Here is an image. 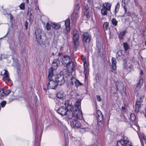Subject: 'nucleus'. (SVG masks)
<instances>
[{
	"mask_svg": "<svg viewBox=\"0 0 146 146\" xmlns=\"http://www.w3.org/2000/svg\"><path fill=\"white\" fill-rule=\"evenodd\" d=\"M20 8L21 9H25V6L24 3H21L20 5Z\"/></svg>",
	"mask_w": 146,
	"mask_h": 146,
	"instance_id": "42",
	"label": "nucleus"
},
{
	"mask_svg": "<svg viewBox=\"0 0 146 146\" xmlns=\"http://www.w3.org/2000/svg\"><path fill=\"white\" fill-rule=\"evenodd\" d=\"M84 14L86 15L87 18H88L92 16V13L91 12H89L88 11L87 12H85Z\"/></svg>",
	"mask_w": 146,
	"mask_h": 146,
	"instance_id": "35",
	"label": "nucleus"
},
{
	"mask_svg": "<svg viewBox=\"0 0 146 146\" xmlns=\"http://www.w3.org/2000/svg\"><path fill=\"white\" fill-rule=\"evenodd\" d=\"M81 100L80 99H78L75 105V110H77L78 108L79 110H80V108L79 107L80 106L81 104Z\"/></svg>",
	"mask_w": 146,
	"mask_h": 146,
	"instance_id": "26",
	"label": "nucleus"
},
{
	"mask_svg": "<svg viewBox=\"0 0 146 146\" xmlns=\"http://www.w3.org/2000/svg\"><path fill=\"white\" fill-rule=\"evenodd\" d=\"M130 117L132 121H134L136 118L135 116L133 113H132L130 114Z\"/></svg>",
	"mask_w": 146,
	"mask_h": 146,
	"instance_id": "36",
	"label": "nucleus"
},
{
	"mask_svg": "<svg viewBox=\"0 0 146 146\" xmlns=\"http://www.w3.org/2000/svg\"><path fill=\"white\" fill-rule=\"evenodd\" d=\"M73 42L74 48H76L78 46V40L80 38V35L76 29H74L73 32Z\"/></svg>",
	"mask_w": 146,
	"mask_h": 146,
	"instance_id": "7",
	"label": "nucleus"
},
{
	"mask_svg": "<svg viewBox=\"0 0 146 146\" xmlns=\"http://www.w3.org/2000/svg\"><path fill=\"white\" fill-rule=\"evenodd\" d=\"M96 119L98 123L99 122L102 123L103 121V115L101 111L100 110H97L96 115Z\"/></svg>",
	"mask_w": 146,
	"mask_h": 146,
	"instance_id": "12",
	"label": "nucleus"
},
{
	"mask_svg": "<svg viewBox=\"0 0 146 146\" xmlns=\"http://www.w3.org/2000/svg\"><path fill=\"white\" fill-rule=\"evenodd\" d=\"M145 117L146 118V115H145Z\"/></svg>",
	"mask_w": 146,
	"mask_h": 146,
	"instance_id": "64",
	"label": "nucleus"
},
{
	"mask_svg": "<svg viewBox=\"0 0 146 146\" xmlns=\"http://www.w3.org/2000/svg\"><path fill=\"white\" fill-rule=\"evenodd\" d=\"M91 39V36L88 33L85 32L82 34V41L84 48L88 45Z\"/></svg>",
	"mask_w": 146,
	"mask_h": 146,
	"instance_id": "4",
	"label": "nucleus"
},
{
	"mask_svg": "<svg viewBox=\"0 0 146 146\" xmlns=\"http://www.w3.org/2000/svg\"><path fill=\"white\" fill-rule=\"evenodd\" d=\"M122 51H118L116 55V58L117 60L121 59L122 58Z\"/></svg>",
	"mask_w": 146,
	"mask_h": 146,
	"instance_id": "30",
	"label": "nucleus"
},
{
	"mask_svg": "<svg viewBox=\"0 0 146 146\" xmlns=\"http://www.w3.org/2000/svg\"><path fill=\"white\" fill-rule=\"evenodd\" d=\"M120 5L119 2L117 3L115 5L114 9V14L116 15L117 12L119 11V8Z\"/></svg>",
	"mask_w": 146,
	"mask_h": 146,
	"instance_id": "29",
	"label": "nucleus"
},
{
	"mask_svg": "<svg viewBox=\"0 0 146 146\" xmlns=\"http://www.w3.org/2000/svg\"><path fill=\"white\" fill-rule=\"evenodd\" d=\"M58 54V55L59 56H60L62 54V53H59Z\"/></svg>",
	"mask_w": 146,
	"mask_h": 146,
	"instance_id": "55",
	"label": "nucleus"
},
{
	"mask_svg": "<svg viewBox=\"0 0 146 146\" xmlns=\"http://www.w3.org/2000/svg\"><path fill=\"white\" fill-rule=\"evenodd\" d=\"M117 146H132L131 142L127 139V137H124L123 139L117 141Z\"/></svg>",
	"mask_w": 146,
	"mask_h": 146,
	"instance_id": "6",
	"label": "nucleus"
},
{
	"mask_svg": "<svg viewBox=\"0 0 146 146\" xmlns=\"http://www.w3.org/2000/svg\"><path fill=\"white\" fill-rule=\"evenodd\" d=\"M81 59L83 61L84 63V65L86 63V58L83 55H82L81 57Z\"/></svg>",
	"mask_w": 146,
	"mask_h": 146,
	"instance_id": "41",
	"label": "nucleus"
},
{
	"mask_svg": "<svg viewBox=\"0 0 146 146\" xmlns=\"http://www.w3.org/2000/svg\"><path fill=\"white\" fill-rule=\"evenodd\" d=\"M28 23L27 21H25V27L26 29H27L28 28Z\"/></svg>",
	"mask_w": 146,
	"mask_h": 146,
	"instance_id": "43",
	"label": "nucleus"
},
{
	"mask_svg": "<svg viewBox=\"0 0 146 146\" xmlns=\"http://www.w3.org/2000/svg\"><path fill=\"white\" fill-rule=\"evenodd\" d=\"M143 97H141L140 98H139V102H140V103H142V101H143Z\"/></svg>",
	"mask_w": 146,
	"mask_h": 146,
	"instance_id": "48",
	"label": "nucleus"
},
{
	"mask_svg": "<svg viewBox=\"0 0 146 146\" xmlns=\"http://www.w3.org/2000/svg\"><path fill=\"white\" fill-rule=\"evenodd\" d=\"M5 95V92L3 90L0 88V95L2 96Z\"/></svg>",
	"mask_w": 146,
	"mask_h": 146,
	"instance_id": "40",
	"label": "nucleus"
},
{
	"mask_svg": "<svg viewBox=\"0 0 146 146\" xmlns=\"http://www.w3.org/2000/svg\"><path fill=\"white\" fill-rule=\"evenodd\" d=\"M108 10L103 7L101 9V14L103 15H107Z\"/></svg>",
	"mask_w": 146,
	"mask_h": 146,
	"instance_id": "31",
	"label": "nucleus"
},
{
	"mask_svg": "<svg viewBox=\"0 0 146 146\" xmlns=\"http://www.w3.org/2000/svg\"><path fill=\"white\" fill-rule=\"evenodd\" d=\"M7 103L6 101H3L0 103V105L2 108L4 107Z\"/></svg>",
	"mask_w": 146,
	"mask_h": 146,
	"instance_id": "38",
	"label": "nucleus"
},
{
	"mask_svg": "<svg viewBox=\"0 0 146 146\" xmlns=\"http://www.w3.org/2000/svg\"><path fill=\"white\" fill-rule=\"evenodd\" d=\"M123 0H122V4L121 5L123 7V8L124 9L125 13L124 14L121 16V17H125V14H126L127 13V8L126 7V5L125 4V1H124V2L123 3Z\"/></svg>",
	"mask_w": 146,
	"mask_h": 146,
	"instance_id": "22",
	"label": "nucleus"
},
{
	"mask_svg": "<svg viewBox=\"0 0 146 146\" xmlns=\"http://www.w3.org/2000/svg\"><path fill=\"white\" fill-rule=\"evenodd\" d=\"M98 52H100V49H98Z\"/></svg>",
	"mask_w": 146,
	"mask_h": 146,
	"instance_id": "60",
	"label": "nucleus"
},
{
	"mask_svg": "<svg viewBox=\"0 0 146 146\" xmlns=\"http://www.w3.org/2000/svg\"><path fill=\"white\" fill-rule=\"evenodd\" d=\"M141 103L140 102H139V101H137L136 102L135 111L136 112H137L139 111L141 106Z\"/></svg>",
	"mask_w": 146,
	"mask_h": 146,
	"instance_id": "19",
	"label": "nucleus"
},
{
	"mask_svg": "<svg viewBox=\"0 0 146 146\" xmlns=\"http://www.w3.org/2000/svg\"><path fill=\"white\" fill-rule=\"evenodd\" d=\"M111 22L112 24L115 26H116L117 25V21L114 18H113L111 20Z\"/></svg>",
	"mask_w": 146,
	"mask_h": 146,
	"instance_id": "34",
	"label": "nucleus"
},
{
	"mask_svg": "<svg viewBox=\"0 0 146 146\" xmlns=\"http://www.w3.org/2000/svg\"><path fill=\"white\" fill-rule=\"evenodd\" d=\"M46 29L48 30H50L51 29L50 23L48 22L46 23Z\"/></svg>",
	"mask_w": 146,
	"mask_h": 146,
	"instance_id": "39",
	"label": "nucleus"
},
{
	"mask_svg": "<svg viewBox=\"0 0 146 146\" xmlns=\"http://www.w3.org/2000/svg\"><path fill=\"white\" fill-rule=\"evenodd\" d=\"M54 49H57V48H54Z\"/></svg>",
	"mask_w": 146,
	"mask_h": 146,
	"instance_id": "61",
	"label": "nucleus"
},
{
	"mask_svg": "<svg viewBox=\"0 0 146 146\" xmlns=\"http://www.w3.org/2000/svg\"><path fill=\"white\" fill-rule=\"evenodd\" d=\"M88 6H87V7L86 6L85 7V9H86V12H87V11H88Z\"/></svg>",
	"mask_w": 146,
	"mask_h": 146,
	"instance_id": "53",
	"label": "nucleus"
},
{
	"mask_svg": "<svg viewBox=\"0 0 146 146\" xmlns=\"http://www.w3.org/2000/svg\"><path fill=\"white\" fill-rule=\"evenodd\" d=\"M32 15V14L31 13H30L29 15V20H31V17Z\"/></svg>",
	"mask_w": 146,
	"mask_h": 146,
	"instance_id": "54",
	"label": "nucleus"
},
{
	"mask_svg": "<svg viewBox=\"0 0 146 146\" xmlns=\"http://www.w3.org/2000/svg\"><path fill=\"white\" fill-rule=\"evenodd\" d=\"M68 33H65V37L66 38H68Z\"/></svg>",
	"mask_w": 146,
	"mask_h": 146,
	"instance_id": "52",
	"label": "nucleus"
},
{
	"mask_svg": "<svg viewBox=\"0 0 146 146\" xmlns=\"http://www.w3.org/2000/svg\"><path fill=\"white\" fill-rule=\"evenodd\" d=\"M26 2L27 3H29V0H26Z\"/></svg>",
	"mask_w": 146,
	"mask_h": 146,
	"instance_id": "56",
	"label": "nucleus"
},
{
	"mask_svg": "<svg viewBox=\"0 0 146 146\" xmlns=\"http://www.w3.org/2000/svg\"><path fill=\"white\" fill-rule=\"evenodd\" d=\"M112 67V69L115 70L116 69V61L115 58L112 57L111 58Z\"/></svg>",
	"mask_w": 146,
	"mask_h": 146,
	"instance_id": "20",
	"label": "nucleus"
},
{
	"mask_svg": "<svg viewBox=\"0 0 146 146\" xmlns=\"http://www.w3.org/2000/svg\"><path fill=\"white\" fill-rule=\"evenodd\" d=\"M123 46L125 51L127 50L129 48V45L127 42H123Z\"/></svg>",
	"mask_w": 146,
	"mask_h": 146,
	"instance_id": "33",
	"label": "nucleus"
},
{
	"mask_svg": "<svg viewBox=\"0 0 146 146\" xmlns=\"http://www.w3.org/2000/svg\"><path fill=\"white\" fill-rule=\"evenodd\" d=\"M1 106H0V110H1Z\"/></svg>",
	"mask_w": 146,
	"mask_h": 146,
	"instance_id": "63",
	"label": "nucleus"
},
{
	"mask_svg": "<svg viewBox=\"0 0 146 146\" xmlns=\"http://www.w3.org/2000/svg\"><path fill=\"white\" fill-rule=\"evenodd\" d=\"M145 44L146 45V40L145 42Z\"/></svg>",
	"mask_w": 146,
	"mask_h": 146,
	"instance_id": "59",
	"label": "nucleus"
},
{
	"mask_svg": "<svg viewBox=\"0 0 146 146\" xmlns=\"http://www.w3.org/2000/svg\"><path fill=\"white\" fill-rule=\"evenodd\" d=\"M143 83V80L142 79H140L138 83L136 85V89L137 90L139 89L141 85Z\"/></svg>",
	"mask_w": 146,
	"mask_h": 146,
	"instance_id": "24",
	"label": "nucleus"
},
{
	"mask_svg": "<svg viewBox=\"0 0 146 146\" xmlns=\"http://www.w3.org/2000/svg\"><path fill=\"white\" fill-rule=\"evenodd\" d=\"M65 25L66 31L68 32H70V21L69 19H67L65 21Z\"/></svg>",
	"mask_w": 146,
	"mask_h": 146,
	"instance_id": "15",
	"label": "nucleus"
},
{
	"mask_svg": "<svg viewBox=\"0 0 146 146\" xmlns=\"http://www.w3.org/2000/svg\"><path fill=\"white\" fill-rule=\"evenodd\" d=\"M4 71V73L2 74L3 72H1V74L4 76V79L5 80H6L8 82H11V80L9 77V74L7 70L5 69L3 70Z\"/></svg>",
	"mask_w": 146,
	"mask_h": 146,
	"instance_id": "13",
	"label": "nucleus"
},
{
	"mask_svg": "<svg viewBox=\"0 0 146 146\" xmlns=\"http://www.w3.org/2000/svg\"><path fill=\"white\" fill-rule=\"evenodd\" d=\"M84 72L85 75V76H86V74H87V70L85 69V70H84Z\"/></svg>",
	"mask_w": 146,
	"mask_h": 146,
	"instance_id": "49",
	"label": "nucleus"
},
{
	"mask_svg": "<svg viewBox=\"0 0 146 146\" xmlns=\"http://www.w3.org/2000/svg\"><path fill=\"white\" fill-rule=\"evenodd\" d=\"M29 12L27 13V14H29Z\"/></svg>",
	"mask_w": 146,
	"mask_h": 146,
	"instance_id": "62",
	"label": "nucleus"
},
{
	"mask_svg": "<svg viewBox=\"0 0 146 146\" xmlns=\"http://www.w3.org/2000/svg\"><path fill=\"white\" fill-rule=\"evenodd\" d=\"M80 120L76 119H72V121H70L71 126L75 128L80 127L81 125V124L78 121V120Z\"/></svg>",
	"mask_w": 146,
	"mask_h": 146,
	"instance_id": "10",
	"label": "nucleus"
},
{
	"mask_svg": "<svg viewBox=\"0 0 146 146\" xmlns=\"http://www.w3.org/2000/svg\"><path fill=\"white\" fill-rule=\"evenodd\" d=\"M78 14L77 13H76L74 15V17L73 18V21H74L75 22H76L77 19L78 18Z\"/></svg>",
	"mask_w": 146,
	"mask_h": 146,
	"instance_id": "37",
	"label": "nucleus"
},
{
	"mask_svg": "<svg viewBox=\"0 0 146 146\" xmlns=\"http://www.w3.org/2000/svg\"><path fill=\"white\" fill-rule=\"evenodd\" d=\"M78 96L76 91L75 90H72L71 91L69 97L70 99L75 98Z\"/></svg>",
	"mask_w": 146,
	"mask_h": 146,
	"instance_id": "16",
	"label": "nucleus"
},
{
	"mask_svg": "<svg viewBox=\"0 0 146 146\" xmlns=\"http://www.w3.org/2000/svg\"><path fill=\"white\" fill-rule=\"evenodd\" d=\"M64 92L61 91H59L56 94V97L58 98L62 99L64 97Z\"/></svg>",
	"mask_w": 146,
	"mask_h": 146,
	"instance_id": "21",
	"label": "nucleus"
},
{
	"mask_svg": "<svg viewBox=\"0 0 146 146\" xmlns=\"http://www.w3.org/2000/svg\"><path fill=\"white\" fill-rule=\"evenodd\" d=\"M42 33L41 30L40 29H36L35 32L36 38L37 41L39 40L41 38V34Z\"/></svg>",
	"mask_w": 146,
	"mask_h": 146,
	"instance_id": "14",
	"label": "nucleus"
},
{
	"mask_svg": "<svg viewBox=\"0 0 146 146\" xmlns=\"http://www.w3.org/2000/svg\"><path fill=\"white\" fill-rule=\"evenodd\" d=\"M59 62V60L58 59L54 60L52 62V66L49 68L48 70V76L50 77L51 75H54V72L58 66V63Z\"/></svg>",
	"mask_w": 146,
	"mask_h": 146,
	"instance_id": "5",
	"label": "nucleus"
},
{
	"mask_svg": "<svg viewBox=\"0 0 146 146\" xmlns=\"http://www.w3.org/2000/svg\"><path fill=\"white\" fill-rule=\"evenodd\" d=\"M140 73H141V75H142V74H143V71H141Z\"/></svg>",
	"mask_w": 146,
	"mask_h": 146,
	"instance_id": "57",
	"label": "nucleus"
},
{
	"mask_svg": "<svg viewBox=\"0 0 146 146\" xmlns=\"http://www.w3.org/2000/svg\"><path fill=\"white\" fill-rule=\"evenodd\" d=\"M64 104L65 106V108H67V110H68V109H71L72 107V105L71 104V103L70 101L68 100H66Z\"/></svg>",
	"mask_w": 146,
	"mask_h": 146,
	"instance_id": "18",
	"label": "nucleus"
},
{
	"mask_svg": "<svg viewBox=\"0 0 146 146\" xmlns=\"http://www.w3.org/2000/svg\"><path fill=\"white\" fill-rule=\"evenodd\" d=\"M141 136L143 140L145 141H146V136L144 134H143Z\"/></svg>",
	"mask_w": 146,
	"mask_h": 146,
	"instance_id": "47",
	"label": "nucleus"
},
{
	"mask_svg": "<svg viewBox=\"0 0 146 146\" xmlns=\"http://www.w3.org/2000/svg\"><path fill=\"white\" fill-rule=\"evenodd\" d=\"M72 78H71V81L70 82V84H71L73 85L74 83L73 82V81L74 82V80H72Z\"/></svg>",
	"mask_w": 146,
	"mask_h": 146,
	"instance_id": "51",
	"label": "nucleus"
},
{
	"mask_svg": "<svg viewBox=\"0 0 146 146\" xmlns=\"http://www.w3.org/2000/svg\"><path fill=\"white\" fill-rule=\"evenodd\" d=\"M111 4L109 2H106L103 5V7L108 10V11L110 10Z\"/></svg>",
	"mask_w": 146,
	"mask_h": 146,
	"instance_id": "17",
	"label": "nucleus"
},
{
	"mask_svg": "<svg viewBox=\"0 0 146 146\" xmlns=\"http://www.w3.org/2000/svg\"><path fill=\"white\" fill-rule=\"evenodd\" d=\"M103 27L104 30H107L109 28V23L108 22L104 23Z\"/></svg>",
	"mask_w": 146,
	"mask_h": 146,
	"instance_id": "32",
	"label": "nucleus"
},
{
	"mask_svg": "<svg viewBox=\"0 0 146 146\" xmlns=\"http://www.w3.org/2000/svg\"><path fill=\"white\" fill-rule=\"evenodd\" d=\"M9 15H10V17L11 20H12L13 19V16L11 14H10Z\"/></svg>",
	"mask_w": 146,
	"mask_h": 146,
	"instance_id": "50",
	"label": "nucleus"
},
{
	"mask_svg": "<svg viewBox=\"0 0 146 146\" xmlns=\"http://www.w3.org/2000/svg\"><path fill=\"white\" fill-rule=\"evenodd\" d=\"M54 78L58 85H61L65 82V80L63 75L60 74L56 75H54Z\"/></svg>",
	"mask_w": 146,
	"mask_h": 146,
	"instance_id": "8",
	"label": "nucleus"
},
{
	"mask_svg": "<svg viewBox=\"0 0 146 146\" xmlns=\"http://www.w3.org/2000/svg\"><path fill=\"white\" fill-rule=\"evenodd\" d=\"M51 25L53 28L56 29H60L61 27L60 25L53 23H51Z\"/></svg>",
	"mask_w": 146,
	"mask_h": 146,
	"instance_id": "28",
	"label": "nucleus"
},
{
	"mask_svg": "<svg viewBox=\"0 0 146 146\" xmlns=\"http://www.w3.org/2000/svg\"><path fill=\"white\" fill-rule=\"evenodd\" d=\"M11 92V91L9 90H6L5 92V95H8Z\"/></svg>",
	"mask_w": 146,
	"mask_h": 146,
	"instance_id": "44",
	"label": "nucleus"
},
{
	"mask_svg": "<svg viewBox=\"0 0 146 146\" xmlns=\"http://www.w3.org/2000/svg\"><path fill=\"white\" fill-rule=\"evenodd\" d=\"M65 115L69 119H72V117L78 119H82L83 118L82 112L78 108L74 110L73 111L71 109L67 110Z\"/></svg>",
	"mask_w": 146,
	"mask_h": 146,
	"instance_id": "1",
	"label": "nucleus"
},
{
	"mask_svg": "<svg viewBox=\"0 0 146 146\" xmlns=\"http://www.w3.org/2000/svg\"><path fill=\"white\" fill-rule=\"evenodd\" d=\"M50 77H49L48 75V78L49 82L48 84L47 88L48 89H55L57 87L58 85L57 83L55 81L54 78V75H51Z\"/></svg>",
	"mask_w": 146,
	"mask_h": 146,
	"instance_id": "2",
	"label": "nucleus"
},
{
	"mask_svg": "<svg viewBox=\"0 0 146 146\" xmlns=\"http://www.w3.org/2000/svg\"><path fill=\"white\" fill-rule=\"evenodd\" d=\"M97 98L98 101H100L102 100L101 98L99 96H97Z\"/></svg>",
	"mask_w": 146,
	"mask_h": 146,
	"instance_id": "46",
	"label": "nucleus"
},
{
	"mask_svg": "<svg viewBox=\"0 0 146 146\" xmlns=\"http://www.w3.org/2000/svg\"><path fill=\"white\" fill-rule=\"evenodd\" d=\"M126 31H124L120 32L119 35V37L120 39L123 40L124 38V36L126 33Z\"/></svg>",
	"mask_w": 146,
	"mask_h": 146,
	"instance_id": "27",
	"label": "nucleus"
},
{
	"mask_svg": "<svg viewBox=\"0 0 146 146\" xmlns=\"http://www.w3.org/2000/svg\"><path fill=\"white\" fill-rule=\"evenodd\" d=\"M62 64L67 68H69L70 66H73L74 64L71 59L70 58L69 56L67 55L62 56Z\"/></svg>",
	"mask_w": 146,
	"mask_h": 146,
	"instance_id": "3",
	"label": "nucleus"
},
{
	"mask_svg": "<svg viewBox=\"0 0 146 146\" xmlns=\"http://www.w3.org/2000/svg\"><path fill=\"white\" fill-rule=\"evenodd\" d=\"M122 111L123 113H125L126 112V110L125 107L122 106L121 108Z\"/></svg>",
	"mask_w": 146,
	"mask_h": 146,
	"instance_id": "45",
	"label": "nucleus"
},
{
	"mask_svg": "<svg viewBox=\"0 0 146 146\" xmlns=\"http://www.w3.org/2000/svg\"><path fill=\"white\" fill-rule=\"evenodd\" d=\"M123 84L120 82L117 83L116 87L118 90L120 91L123 88Z\"/></svg>",
	"mask_w": 146,
	"mask_h": 146,
	"instance_id": "23",
	"label": "nucleus"
},
{
	"mask_svg": "<svg viewBox=\"0 0 146 146\" xmlns=\"http://www.w3.org/2000/svg\"><path fill=\"white\" fill-rule=\"evenodd\" d=\"M72 80H73L74 81L75 85L77 87L78 86H81L83 84L82 83H81L78 80H76L74 78L72 77Z\"/></svg>",
	"mask_w": 146,
	"mask_h": 146,
	"instance_id": "25",
	"label": "nucleus"
},
{
	"mask_svg": "<svg viewBox=\"0 0 146 146\" xmlns=\"http://www.w3.org/2000/svg\"><path fill=\"white\" fill-rule=\"evenodd\" d=\"M38 9V7H36V8H35V9L37 10V9Z\"/></svg>",
	"mask_w": 146,
	"mask_h": 146,
	"instance_id": "58",
	"label": "nucleus"
},
{
	"mask_svg": "<svg viewBox=\"0 0 146 146\" xmlns=\"http://www.w3.org/2000/svg\"><path fill=\"white\" fill-rule=\"evenodd\" d=\"M123 61V68L126 70L127 72H129L133 68L132 64L129 62H126L125 60Z\"/></svg>",
	"mask_w": 146,
	"mask_h": 146,
	"instance_id": "9",
	"label": "nucleus"
},
{
	"mask_svg": "<svg viewBox=\"0 0 146 146\" xmlns=\"http://www.w3.org/2000/svg\"><path fill=\"white\" fill-rule=\"evenodd\" d=\"M67 110V108L63 106L59 107L56 111L59 114L63 116L66 115Z\"/></svg>",
	"mask_w": 146,
	"mask_h": 146,
	"instance_id": "11",
	"label": "nucleus"
}]
</instances>
